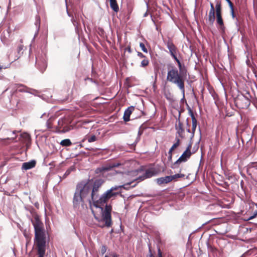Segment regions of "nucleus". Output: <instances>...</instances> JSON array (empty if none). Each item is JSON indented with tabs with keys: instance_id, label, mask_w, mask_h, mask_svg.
<instances>
[{
	"instance_id": "f03ea898",
	"label": "nucleus",
	"mask_w": 257,
	"mask_h": 257,
	"mask_svg": "<svg viewBox=\"0 0 257 257\" xmlns=\"http://www.w3.org/2000/svg\"><path fill=\"white\" fill-rule=\"evenodd\" d=\"M35 230L34 246L38 257H44L46 251V234L43 222L38 215L32 220Z\"/></svg>"
},
{
	"instance_id": "393cba45",
	"label": "nucleus",
	"mask_w": 257,
	"mask_h": 257,
	"mask_svg": "<svg viewBox=\"0 0 257 257\" xmlns=\"http://www.w3.org/2000/svg\"><path fill=\"white\" fill-rule=\"evenodd\" d=\"M185 177L184 174L178 173L174 175H171L170 178L172 181H177L180 178H183Z\"/></svg>"
},
{
	"instance_id": "e433bc0d",
	"label": "nucleus",
	"mask_w": 257,
	"mask_h": 257,
	"mask_svg": "<svg viewBox=\"0 0 257 257\" xmlns=\"http://www.w3.org/2000/svg\"><path fill=\"white\" fill-rule=\"evenodd\" d=\"M36 24L38 25L39 26L40 24V18L38 16H37L36 17Z\"/></svg>"
},
{
	"instance_id": "4c0bfd02",
	"label": "nucleus",
	"mask_w": 257,
	"mask_h": 257,
	"mask_svg": "<svg viewBox=\"0 0 257 257\" xmlns=\"http://www.w3.org/2000/svg\"><path fill=\"white\" fill-rule=\"evenodd\" d=\"M228 4V5L229 6V8L230 9H234V6L233 3L231 2L230 0H229L228 2H227Z\"/></svg>"
},
{
	"instance_id": "c85d7f7f",
	"label": "nucleus",
	"mask_w": 257,
	"mask_h": 257,
	"mask_svg": "<svg viewBox=\"0 0 257 257\" xmlns=\"http://www.w3.org/2000/svg\"><path fill=\"white\" fill-rule=\"evenodd\" d=\"M149 63H150V61H149V59L148 58H146L143 59V60L142 61V62L141 63L140 66L142 67H143V68H146L149 65Z\"/></svg>"
},
{
	"instance_id": "f257e3e1",
	"label": "nucleus",
	"mask_w": 257,
	"mask_h": 257,
	"mask_svg": "<svg viewBox=\"0 0 257 257\" xmlns=\"http://www.w3.org/2000/svg\"><path fill=\"white\" fill-rule=\"evenodd\" d=\"M114 197L107 190L104 192L99 197L96 199L93 202V205L96 208H99L101 210V215L94 214V217L99 222V226L100 227H110L112 222L111 212L112 206L110 204H107L108 201Z\"/></svg>"
},
{
	"instance_id": "0eeeda50",
	"label": "nucleus",
	"mask_w": 257,
	"mask_h": 257,
	"mask_svg": "<svg viewBox=\"0 0 257 257\" xmlns=\"http://www.w3.org/2000/svg\"><path fill=\"white\" fill-rule=\"evenodd\" d=\"M235 103L240 109H247L250 104V100L244 95L238 96L235 99Z\"/></svg>"
},
{
	"instance_id": "864d4df0",
	"label": "nucleus",
	"mask_w": 257,
	"mask_h": 257,
	"mask_svg": "<svg viewBox=\"0 0 257 257\" xmlns=\"http://www.w3.org/2000/svg\"><path fill=\"white\" fill-rule=\"evenodd\" d=\"M225 1H226V2H228V1H229V0H225Z\"/></svg>"
},
{
	"instance_id": "dca6fc26",
	"label": "nucleus",
	"mask_w": 257,
	"mask_h": 257,
	"mask_svg": "<svg viewBox=\"0 0 257 257\" xmlns=\"http://www.w3.org/2000/svg\"><path fill=\"white\" fill-rule=\"evenodd\" d=\"M36 64L42 72H43L45 70L47 66V61L44 58H43L42 60H39L38 58L36 57Z\"/></svg>"
},
{
	"instance_id": "7ed1b4c3",
	"label": "nucleus",
	"mask_w": 257,
	"mask_h": 257,
	"mask_svg": "<svg viewBox=\"0 0 257 257\" xmlns=\"http://www.w3.org/2000/svg\"><path fill=\"white\" fill-rule=\"evenodd\" d=\"M187 74L178 71V70L172 67L168 71L167 79L169 82L175 84L179 88L183 96L185 94V81L187 79Z\"/></svg>"
},
{
	"instance_id": "72a5a7b5",
	"label": "nucleus",
	"mask_w": 257,
	"mask_h": 257,
	"mask_svg": "<svg viewBox=\"0 0 257 257\" xmlns=\"http://www.w3.org/2000/svg\"><path fill=\"white\" fill-rule=\"evenodd\" d=\"M179 146L176 143H175L173 146L171 147V148L170 149L171 151H173L175 149H176L177 147H178Z\"/></svg>"
},
{
	"instance_id": "20e7f679",
	"label": "nucleus",
	"mask_w": 257,
	"mask_h": 257,
	"mask_svg": "<svg viewBox=\"0 0 257 257\" xmlns=\"http://www.w3.org/2000/svg\"><path fill=\"white\" fill-rule=\"evenodd\" d=\"M91 193L89 202L92 201L93 202L99 197V192L100 188L104 183V180L102 179L99 178L96 179L89 180Z\"/></svg>"
},
{
	"instance_id": "6ab92c4d",
	"label": "nucleus",
	"mask_w": 257,
	"mask_h": 257,
	"mask_svg": "<svg viewBox=\"0 0 257 257\" xmlns=\"http://www.w3.org/2000/svg\"><path fill=\"white\" fill-rule=\"evenodd\" d=\"M171 182L170 176H166L164 177H160L156 179V182L159 185L168 184Z\"/></svg>"
},
{
	"instance_id": "39448f33",
	"label": "nucleus",
	"mask_w": 257,
	"mask_h": 257,
	"mask_svg": "<svg viewBox=\"0 0 257 257\" xmlns=\"http://www.w3.org/2000/svg\"><path fill=\"white\" fill-rule=\"evenodd\" d=\"M76 191L84 198L91 193V188L89 180L86 182L82 181L78 184L76 186Z\"/></svg>"
},
{
	"instance_id": "aec40b11",
	"label": "nucleus",
	"mask_w": 257,
	"mask_h": 257,
	"mask_svg": "<svg viewBox=\"0 0 257 257\" xmlns=\"http://www.w3.org/2000/svg\"><path fill=\"white\" fill-rule=\"evenodd\" d=\"M164 95L165 98L170 102L175 101L174 96L169 89H164Z\"/></svg>"
},
{
	"instance_id": "473e14b6",
	"label": "nucleus",
	"mask_w": 257,
	"mask_h": 257,
	"mask_svg": "<svg viewBox=\"0 0 257 257\" xmlns=\"http://www.w3.org/2000/svg\"><path fill=\"white\" fill-rule=\"evenodd\" d=\"M138 56L143 59L147 58L146 56H145L143 53L141 52H138L137 54Z\"/></svg>"
},
{
	"instance_id": "1a4fd4ad",
	"label": "nucleus",
	"mask_w": 257,
	"mask_h": 257,
	"mask_svg": "<svg viewBox=\"0 0 257 257\" xmlns=\"http://www.w3.org/2000/svg\"><path fill=\"white\" fill-rule=\"evenodd\" d=\"M84 198L83 197L78 193V192L75 191L73 199L74 208L78 209L80 208V206L83 207L84 205Z\"/></svg>"
},
{
	"instance_id": "7c9ffc66",
	"label": "nucleus",
	"mask_w": 257,
	"mask_h": 257,
	"mask_svg": "<svg viewBox=\"0 0 257 257\" xmlns=\"http://www.w3.org/2000/svg\"><path fill=\"white\" fill-rule=\"evenodd\" d=\"M87 140L89 143H92L97 140V137L95 135L88 136Z\"/></svg>"
},
{
	"instance_id": "c756f323",
	"label": "nucleus",
	"mask_w": 257,
	"mask_h": 257,
	"mask_svg": "<svg viewBox=\"0 0 257 257\" xmlns=\"http://www.w3.org/2000/svg\"><path fill=\"white\" fill-rule=\"evenodd\" d=\"M24 45L20 44L18 46L17 48V52L19 55V57H20L23 53V50H24Z\"/></svg>"
},
{
	"instance_id": "de8ad7c7",
	"label": "nucleus",
	"mask_w": 257,
	"mask_h": 257,
	"mask_svg": "<svg viewBox=\"0 0 257 257\" xmlns=\"http://www.w3.org/2000/svg\"><path fill=\"white\" fill-rule=\"evenodd\" d=\"M72 22L73 23V25H75L76 21L73 19H72Z\"/></svg>"
},
{
	"instance_id": "423d86ee",
	"label": "nucleus",
	"mask_w": 257,
	"mask_h": 257,
	"mask_svg": "<svg viewBox=\"0 0 257 257\" xmlns=\"http://www.w3.org/2000/svg\"><path fill=\"white\" fill-rule=\"evenodd\" d=\"M192 146L190 144L187 148L186 150L183 152L179 158L171 166L173 169L178 168L179 165L182 162H186L191 156V149Z\"/></svg>"
},
{
	"instance_id": "412c9836",
	"label": "nucleus",
	"mask_w": 257,
	"mask_h": 257,
	"mask_svg": "<svg viewBox=\"0 0 257 257\" xmlns=\"http://www.w3.org/2000/svg\"><path fill=\"white\" fill-rule=\"evenodd\" d=\"M192 119V133L190 137L191 139L193 138L194 136V133L197 127V121L194 115L192 114L191 115Z\"/></svg>"
},
{
	"instance_id": "bb28decb",
	"label": "nucleus",
	"mask_w": 257,
	"mask_h": 257,
	"mask_svg": "<svg viewBox=\"0 0 257 257\" xmlns=\"http://www.w3.org/2000/svg\"><path fill=\"white\" fill-rule=\"evenodd\" d=\"M60 144L63 147H69L72 145L70 139H66L61 141Z\"/></svg>"
},
{
	"instance_id": "9d476101",
	"label": "nucleus",
	"mask_w": 257,
	"mask_h": 257,
	"mask_svg": "<svg viewBox=\"0 0 257 257\" xmlns=\"http://www.w3.org/2000/svg\"><path fill=\"white\" fill-rule=\"evenodd\" d=\"M167 48L169 50V53L173 59L177 57V54L179 52L177 47L173 44L171 40H169L165 43Z\"/></svg>"
},
{
	"instance_id": "58836bf2",
	"label": "nucleus",
	"mask_w": 257,
	"mask_h": 257,
	"mask_svg": "<svg viewBox=\"0 0 257 257\" xmlns=\"http://www.w3.org/2000/svg\"><path fill=\"white\" fill-rule=\"evenodd\" d=\"M230 12H231V15L232 17L233 18H235L236 17V15H235V14L234 12V9H230Z\"/></svg>"
},
{
	"instance_id": "f704fd0d",
	"label": "nucleus",
	"mask_w": 257,
	"mask_h": 257,
	"mask_svg": "<svg viewBox=\"0 0 257 257\" xmlns=\"http://www.w3.org/2000/svg\"><path fill=\"white\" fill-rule=\"evenodd\" d=\"M175 143L179 146L181 144V141L180 140V138L179 137H178L177 136H176V138H175Z\"/></svg>"
},
{
	"instance_id": "c9c22d12",
	"label": "nucleus",
	"mask_w": 257,
	"mask_h": 257,
	"mask_svg": "<svg viewBox=\"0 0 257 257\" xmlns=\"http://www.w3.org/2000/svg\"><path fill=\"white\" fill-rule=\"evenodd\" d=\"M172 153H173V151H171L170 150H169V152H168V154H169L168 160H169V161H171L172 160Z\"/></svg>"
},
{
	"instance_id": "a18cd8bd",
	"label": "nucleus",
	"mask_w": 257,
	"mask_h": 257,
	"mask_svg": "<svg viewBox=\"0 0 257 257\" xmlns=\"http://www.w3.org/2000/svg\"><path fill=\"white\" fill-rule=\"evenodd\" d=\"M252 102L255 105L256 107H257V100H253Z\"/></svg>"
},
{
	"instance_id": "3c124183",
	"label": "nucleus",
	"mask_w": 257,
	"mask_h": 257,
	"mask_svg": "<svg viewBox=\"0 0 257 257\" xmlns=\"http://www.w3.org/2000/svg\"><path fill=\"white\" fill-rule=\"evenodd\" d=\"M136 185H137V184H135L134 185L132 186V188L135 187Z\"/></svg>"
},
{
	"instance_id": "4468645a",
	"label": "nucleus",
	"mask_w": 257,
	"mask_h": 257,
	"mask_svg": "<svg viewBox=\"0 0 257 257\" xmlns=\"http://www.w3.org/2000/svg\"><path fill=\"white\" fill-rule=\"evenodd\" d=\"M215 14H216V12L214 5L212 3H210V9L209 12L208 21L211 25H212L214 22L215 19Z\"/></svg>"
},
{
	"instance_id": "ea45409f",
	"label": "nucleus",
	"mask_w": 257,
	"mask_h": 257,
	"mask_svg": "<svg viewBox=\"0 0 257 257\" xmlns=\"http://www.w3.org/2000/svg\"><path fill=\"white\" fill-rule=\"evenodd\" d=\"M147 257H155V256L152 252L150 247H149V253L147 255Z\"/></svg>"
},
{
	"instance_id": "ddd939ff",
	"label": "nucleus",
	"mask_w": 257,
	"mask_h": 257,
	"mask_svg": "<svg viewBox=\"0 0 257 257\" xmlns=\"http://www.w3.org/2000/svg\"><path fill=\"white\" fill-rule=\"evenodd\" d=\"M175 128L177 131L176 134L178 135L177 137L182 139H185V131L183 127V123L179 121L178 124L176 125Z\"/></svg>"
},
{
	"instance_id": "b1692460",
	"label": "nucleus",
	"mask_w": 257,
	"mask_h": 257,
	"mask_svg": "<svg viewBox=\"0 0 257 257\" xmlns=\"http://www.w3.org/2000/svg\"><path fill=\"white\" fill-rule=\"evenodd\" d=\"M110 2V7L111 9L115 12H118L119 11L118 6L117 4L116 0H109Z\"/></svg>"
},
{
	"instance_id": "a211bd4d",
	"label": "nucleus",
	"mask_w": 257,
	"mask_h": 257,
	"mask_svg": "<svg viewBox=\"0 0 257 257\" xmlns=\"http://www.w3.org/2000/svg\"><path fill=\"white\" fill-rule=\"evenodd\" d=\"M134 110L135 107L133 106H131L125 110L123 116L124 121L127 122L130 120V115Z\"/></svg>"
},
{
	"instance_id": "f8f14e48",
	"label": "nucleus",
	"mask_w": 257,
	"mask_h": 257,
	"mask_svg": "<svg viewBox=\"0 0 257 257\" xmlns=\"http://www.w3.org/2000/svg\"><path fill=\"white\" fill-rule=\"evenodd\" d=\"M156 175V172L155 170L153 169H148L145 171V174L143 176L139 177L135 180L138 181V182H139L144 180L145 179L151 178L152 176H155Z\"/></svg>"
},
{
	"instance_id": "a19ab883",
	"label": "nucleus",
	"mask_w": 257,
	"mask_h": 257,
	"mask_svg": "<svg viewBox=\"0 0 257 257\" xmlns=\"http://www.w3.org/2000/svg\"><path fill=\"white\" fill-rule=\"evenodd\" d=\"M158 257H163L162 252L160 248L158 249Z\"/></svg>"
},
{
	"instance_id": "a878e982",
	"label": "nucleus",
	"mask_w": 257,
	"mask_h": 257,
	"mask_svg": "<svg viewBox=\"0 0 257 257\" xmlns=\"http://www.w3.org/2000/svg\"><path fill=\"white\" fill-rule=\"evenodd\" d=\"M21 137L23 139V140L25 141V143L26 144H28V143H30L31 137L28 134L24 133V134H22Z\"/></svg>"
},
{
	"instance_id": "603ef678",
	"label": "nucleus",
	"mask_w": 257,
	"mask_h": 257,
	"mask_svg": "<svg viewBox=\"0 0 257 257\" xmlns=\"http://www.w3.org/2000/svg\"><path fill=\"white\" fill-rule=\"evenodd\" d=\"M187 131H188V132L190 133V129H189H189H188Z\"/></svg>"
},
{
	"instance_id": "5701e85b",
	"label": "nucleus",
	"mask_w": 257,
	"mask_h": 257,
	"mask_svg": "<svg viewBox=\"0 0 257 257\" xmlns=\"http://www.w3.org/2000/svg\"><path fill=\"white\" fill-rule=\"evenodd\" d=\"M123 186H114L112 187L110 189L107 190V191L112 194V195L115 198L117 195H118L119 194V192H116V191L121 187H123Z\"/></svg>"
},
{
	"instance_id": "79ce46f5",
	"label": "nucleus",
	"mask_w": 257,
	"mask_h": 257,
	"mask_svg": "<svg viewBox=\"0 0 257 257\" xmlns=\"http://www.w3.org/2000/svg\"><path fill=\"white\" fill-rule=\"evenodd\" d=\"M125 50L127 51L130 53L132 52V50L130 46H128L127 48H126Z\"/></svg>"
},
{
	"instance_id": "f3484780",
	"label": "nucleus",
	"mask_w": 257,
	"mask_h": 257,
	"mask_svg": "<svg viewBox=\"0 0 257 257\" xmlns=\"http://www.w3.org/2000/svg\"><path fill=\"white\" fill-rule=\"evenodd\" d=\"M36 165V161L34 160H31L29 162H25L23 163L22 166V169L28 170L34 168Z\"/></svg>"
},
{
	"instance_id": "2f4dec72",
	"label": "nucleus",
	"mask_w": 257,
	"mask_h": 257,
	"mask_svg": "<svg viewBox=\"0 0 257 257\" xmlns=\"http://www.w3.org/2000/svg\"><path fill=\"white\" fill-rule=\"evenodd\" d=\"M140 47H141V48L142 49V50L143 51V52H144L145 53H148V50L146 48V46L145 45V44L143 43H140Z\"/></svg>"
},
{
	"instance_id": "6e6552de",
	"label": "nucleus",
	"mask_w": 257,
	"mask_h": 257,
	"mask_svg": "<svg viewBox=\"0 0 257 257\" xmlns=\"http://www.w3.org/2000/svg\"><path fill=\"white\" fill-rule=\"evenodd\" d=\"M215 12L216 15V22L221 29L224 28V23L222 17V7L220 1H217L215 6Z\"/></svg>"
},
{
	"instance_id": "37998d69",
	"label": "nucleus",
	"mask_w": 257,
	"mask_h": 257,
	"mask_svg": "<svg viewBox=\"0 0 257 257\" xmlns=\"http://www.w3.org/2000/svg\"><path fill=\"white\" fill-rule=\"evenodd\" d=\"M134 181L131 182H130V183H126L125 184H124L123 186H127V185H131L132 184H133L134 183Z\"/></svg>"
},
{
	"instance_id": "cd10ccee",
	"label": "nucleus",
	"mask_w": 257,
	"mask_h": 257,
	"mask_svg": "<svg viewBox=\"0 0 257 257\" xmlns=\"http://www.w3.org/2000/svg\"><path fill=\"white\" fill-rule=\"evenodd\" d=\"M15 133H16V131H13L12 133L11 134V135H10V137H8L6 138H5V139H3L2 140V141H7V140H8V141H14L15 140V139L16 138V136L15 135Z\"/></svg>"
},
{
	"instance_id": "09e8293b",
	"label": "nucleus",
	"mask_w": 257,
	"mask_h": 257,
	"mask_svg": "<svg viewBox=\"0 0 257 257\" xmlns=\"http://www.w3.org/2000/svg\"><path fill=\"white\" fill-rule=\"evenodd\" d=\"M70 172L68 170L66 172L65 175H68L69 174Z\"/></svg>"
},
{
	"instance_id": "8fccbe9b",
	"label": "nucleus",
	"mask_w": 257,
	"mask_h": 257,
	"mask_svg": "<svg viewBox=\"0 0 257 257\" xmlns=\"http://www.w3.org/2000/svg\"><path fill=\"white\" fill-rule=\"evenodd\" d=\"M103 247H104V249H102V251L105 252L106 249H105L104 246Z\"/></svg>"
},
{
	"instance_id": "9b49d317",
	"label": "nucleus",
	"mask_w": 257,
	"mask_h": 257,
	"mask_svg": "<svg viewBox=\"0 0 257 257\" xmlns=\"http://www.w3.org/2000/svg\"><path fill=\"white\" fill-rule=\"evenodd\" d=\"M121 165V164L119 163L110 162L106 164L99 168H98L97 170H98L100 172H103L110 170L113 168L117 167Z\"/></svg>"
},
{
	"instance_id": "49530a36",
	"label": "nucleus",
	"mask_w": 257,
	"mask_h": 257,
	"mask_svg": "<svg viewBox=\"0 0 257 257\" xmlns=\"http://www.w3.org/2000/svg\"><path fill=\"white\" fill-rule=\"evenodd\" d=\"M105 257H109V256H108V255H105ZM112 257H118V256L117 254H113L112 255Z\"/></svg>"
},
{
	"instance_id": "2eb2a0df",
	"label": "nucleus",
	"mask_w": 257,
	"mask_h": 257,
	"mask_svg": "<svg viewBox=\"0 0 257 257\" xmlns=\"http://www.w3.org/2000/svg\"><path fill=\"white\" fill-rule=\"evenodd\" d=\"M247 212L249 215L248 220L257 218V205L252 204V205H250Z\"/></svg>"
},
{
	"instance_id": "4be33fe9",
	"label": "nucleus",
	"mask_w": 257,
	"mask_h": 257,
	"mask_svg": "<svg viewBox=\"0 0 257 257\" xmlns=\"http://www.w3.org/2000/svg\"><path fill=\"white\" fill-rule=\"evenodd\" d=\"M174 60L177 62L178 67L179 68V72L187 74V70L184 65H182L180 61L178 59L177 57L174 59Z\"/></svg>"
},
{
	"instance_id": "c03bdc74",
	"label": "nucleus",
	"mask_w": 257,
	"mask_h": 257,
	"mask_svg": "<svg viewBox=\"0 0 257 257\" xmlns=\"http://www.w3.org/2000/svg\"><path fill=\"white\" fill-rule=\"evenodd\" d=\"M63 121V120H59L58 121V124H59V125H62Z\"/></svg>"
}]
</instances>
